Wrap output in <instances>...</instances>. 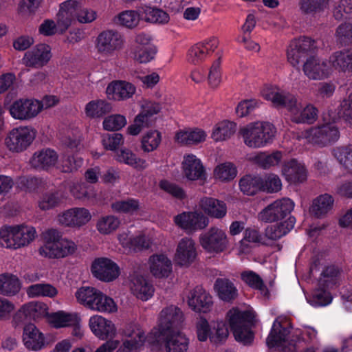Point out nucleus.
Wrapping results in <instances>:
<instances>
[{"mask_svg":"<svg viewBox=\"0 0 352 352\" xmlns=\"http://www.w3.org/2000/svg\"><path fill=\"white\" fill-rule=\"evenodd\" d=\"M261 96L270 101L275 107H287L292 114V120L296 123L312 124L318 118V111L312 104L300 109V104L294 96L278 87L266 85L261 90Z\"/></svg>","mask_w":352,"mask_h":352,"instance_id":"1","label":"nucleus"},{"mask_svg":"<svg viewBox=\"0 0 352 352\" xmlns=\"http://www.w3.org/2000/svg\"><path fill=\"white\" fill-rule=\"evenodd\" d=\"M43 243L38 249L39 256L49 259H59L74 254L77 250L74 241L63 237L57 229H48L43 234Z\"/></svg>","mask_w":352,"mask_h":352,"instance_id":"2","label":"nucleus"},{"mask_svg":"<svg viewBox=\"0 0 352 352\" xmlns=\"http://www.w3.org/2000/svg\"><path fill=\"white\" fill-rule=\"evenodd\" d=\"M97 18L93 8L85 6L81 0H67L59 6L58 25L61 32H65L75 21L91 23Z\"/></svg>","mask_w":352,"mask_h":352,"instance_id":"3","label":"nucleus"},{"mask_svg":"<svg viewBox=\"0 0 352 352\" xmlns=\"http://www.w3.org/2000/svg\"><path fill=\"white\" fill-rule=\"evenodd\" d=\"M34 227L25 223L3 225L0 227V247L16 250L31 244L36 238Z\"/></svg>","mask_w":352,"mask_h":352,"instance_id":"4","label":"nucleus"},{"mask_svg":"<svg viewBox=\"0 0 352 352\" xmlns=\"http://www.w3.org/2000/svg\"><path fill=\"white\" fill-rule=\"evenodd\" d=\"M340 136L339 129L335 123L328 122L301 131L298 135V139L312 146L324 148L335 144Z\"/></svg>","mask_w":352,"mask_h":352,"instance_id":"5","label":"nucleus"},{"mask_svg":"<svg viewBox=\"0 0 352 352\" xmlns=\"http://www.w3.org/2000/svg\"><path fill=\"white\" fill-rule=\"evenodd\" d=\"M275 133L273 124L261 121L249 123L239 130L244 144L252 148H263L271 143Z\"/></svg>","mask_w":352,"mask_h":352,"instance_id":"6","label":"nucleus"},{"mask_svg":"<svg viewBox=\"0 0 352 352\" xmlns=\"http://www.w3.org/2000/svg\"><path fill=\"white\" fill-rule=\"evenodd\" d=\"M229 324L236 341L244 344H250L254 338L251 330L253 315L250 311H241L236 308L227 314Z\"/></svg>","mask_w":352,"mask_h":352,"instance_id":"7","label":"nucleus"},{"mask_svg":"<svg viewBox=\"0 0 352 352\" xmlns=\"http://www.w3.org/2000/svg\"><path fill=\"white\" fill-rule=\"evenodd\" d=\"M36 136V131L31 126L14 127L6 134L3 144L13 153H20L28 148Z\"/></svg>","mask_w":352,"mask_h":352,"instance_id":"8","label":"nucleus"},{"mask_svg":"<svg viewBox=\"0 0 352 352\" xmlns=\"http://www.w3.org/2000/svg\"><path fill=\"white\" fill-rule=\"evenodd\" d=\"M316 50L314 40L301 36L292 40L287 49V60L294 67H298L301 61L305 60Z\"/></svg>","mask_w":352,"mask_h":352,"instance_id":"9","label":"nucleus"},{"mask_svg":"<svg viewBox=\"0 0 352 352\" xmlns=\"http://www.w3.org/2000/svg\"><path fill=\"white\" fill-rule=\"evenodd\" d=\"M199 242L204 250L209 254L221 253L228 245L226 232L217 227H211L202 232L199 236Z\"/></svg>","mask_w":352,"mask_h":352,"instance_id":"10","label":"nucleus"},{"mask_svg":"<svg viewBox=\"0 0 352 352\" xmlns=\"http://www.w3.org/2000/svg\"><path fill=\"white\" fill-rule=\"evenodd\" d=\"M184 321V316L180 308L170 305L163 308L158 316V334L179 331Z\"/></svg>","mask_w":352,"mask_h":352,"instance_id":"11","label":"nucleus"},{"mask_svg":"<svg viewBox=\"0 0 352 352\" xmlns=\"http://www.w3.org/2000/svg\"><path fill=\"white\" fill-rule=\"evenodd\" d=\"M8 111L14 120H30L40 113L41 105L40 100L34 98H20L9 106Z\"/></svg>","mask_w":352,"mask_h":352,"instance_id":"12","label":"nucleus"},{"mask_svg":"<svg viewBox=\"0 0 352 352\" xmlns=\"http://www.w3.org/2000/svg\"><path fill=\"white\" fill-rule=\"evenodd\" d=\"M124 43L123 36L116 30H104L96 37L95 47L102 56H111L116 51L121 50Z\"/></svg>","mask_w":352,"mask_h":352,"instance_id":"13","label":"nucleus"},{"mask_svg":"<svg viewBox=\"0 0 352 352\" xmlns=\"http://www.w3.org/2000/svg\"><path fill=\"white\" fill-rule=\"evenodd\" d=\"M294 207V203L289 198L277 199L258 214V219L265 223L280 220L289 214Z\"/></svg>","mask_w":352,"mask_h":352,"instance_id":"14","label":"nucleus"},{"mask_svg":"<svg viewBox=\"0 0 352 352\" xmlns=\"http://www.w3.org/2000/svg\"><path fill=\"white\" fill-rule=\"evenodd\" d=\"M92 219L90 210L85 207H74L59 213L57 223L63 226L79 228L87 224Z\"/></svg>","mask_w":352,"mask_h":352,"instance_id":"15","label":"nucleus"},{"mask_svg":"<svg viewBox=\"0 0 352 352\" xmlns=\"http://www.w3.org/2000/svg\"><path fill=\"white\" fill-rule=\"evenodd\" d=\"M302 70L305 76L312 80H324L331 74V67L327 60L313 54L304 61Z\"/></svg>","mask_w":352,"mask_h":352,"instance_id":"16","label":"nucleus"},{"mask_svg":"<svg viewBox=\"0 0 352 352\" xmlns=\"http://www.w3.org/2000/svg\"><path fill=\"white\" fill-rule=\"evenodd\" d=\"M219 44V38L211 36L192 46L188 52L187 60L193 65H199L206 60L216 50Z\"/></svg>","mask_w":352,"mask_h":352,"instance_id":"17","label":"nucleus"},{"mask_svg":"<svg viewBox=\"0 0 352 352\" xmlns=\"http://www.w3.org/2000/svg\"><path fill=\"white\" fill-rule=\"evenodd\" d=\"M197 256L196 243L190 237L181 239L176 248L174 261L177 265L188 267L192 264Z\"/></svg>","mask_w":352,"mask_h":352,"instance_id":"18","label":"nucleus"},{"mask_svg":"<svg viewBox=\"0 0 352 352\" xmlns=\"http://www.w3.org/2000/svg\"><path fill=\"white\" fill-rule=\"evenodd\" d=\"M51 58V47L48 45L40 43L28 50L21 60L26 67L41 68L46 65Z\"/></svg>","mask_w":352,"mask_h":352,"instance_id":"19","label":"nucleus"},{"mask_svg":"<svg viewBox=\"0 0 352 352\" xmlns=\"http://www.w3.org/2000/svg\"><path fill=\"white\" fill-rule=\"evenodd\" d=\"M175 224L187 232H193L206 228L209 219L205 215L198 212H182L174 218Z\"/></svg>","mask_w":352,"mask_h":352,"instance_id":"20","label":"nucleus"},{"mask_svg":"<svg viewBox=\"0 0 352 352\" xmlns=\"http://www.w3.org/2000/svg\"><path fill=\"white\" fill-rule=\"evenodd\" d=\"M91 272L98 279L111 282L120 275V267L112 260L101 257L94 260L91 265Z\"/></svg>","mask_w":352,"mask_h":352,"instance_id":"21","label":"nucleus"},{"mask_svg":"<svg viewBox=\"0 0 352 352\" xmlns=\"http://www.w3.org/2000/svg\"><path fill=\"white\" fill-rule=\"evenodd\" d=\"M187 302L188 306L197 313H208L213 305L212 296L201 286H196L189 292Z\"/></svg>","mask_w":352,"mask_h":352,"instance_id":"22","label":"nucleus"},{"mask_svg":"<svg viewBox=\"0 0 352 352\" xmlns=\"http://www.w3.org/2000/svg\"><path fill=\"white\" fill-rule=\"evenodd\" d=\"M129 287L131 294L142 301L151 299L155 292L152 283L146 277L139 274L130 276Z\"/></svg>","mask_w":352,"mask_h":352,"instance_id":"23","label":"nucleus"},{"mask_svg":"<svg viewBox=\"0 0 352 352\" xmlns=\"http://www.w3.org/2000/svg\"><path fill=\"white\" fill-rule=\"evenodd\" d=\"M123 336L130 338L116 352H131L140 348L146 340L144 332L139 324H129L122 330Z\"/></svg>","mask_w":352,"mask_h":352,"instance_id":"24","label":"nucleus"},{"mask_svg":"<svg viewBox=\"0 0 352 352\" xmlns=\"http://www.w3.org/2000/svg\"><path fill=\"white\" fill-rule=\"evenodd\" d=\"M184 175L191 181L206 179V170L201 160L193 154L184 157L182 162Z\"/></svg>","mask_w":352,"mask_h":352,"instance_id":"25","label":"nucleus"},{"mask_svg":"<svg viewBox=\"0 0 352 352\" xmlns=\"http://www.w3.org/2000/svg\"><path fill=\"white\" fill-rule=\"evenodd\" d=\"M282 174L291 184H299L307 180L308 172L303 163L293 159L284 164Z\"/></svg>","mask_w":352,"mask_h":352,"instance_id":"26","label":"nucleus"},{"mask_svg":"<svg viewBox=\"0 0 352 352\" xmlns=\"http://www.w3.org/2000/svg\"><path fill=\"white\" fill-rule=\"evenodd\" d=\"M89 325L93 333L101 340L113 337L116 333L114 324L102 316L96 315L91 317Z\"/></svg>","mask_w":352,"mask_h":352,"instance_id":"27","label":"nucleus"},{"mask_svg":"<svg viewBox=\"0 0 352 352\" xmlns=\"http://www.w3.org/2000/svg\"><path fill=\"white\" fill-rule=\"evenodd\" d=\"M164 337L166 352H186L188 349L189 340L186 335L179 331L168 333L166 335L156 336L155 340Z\"/></svg>","mask_w":352,"mask_h":352,"instance_id":"28","label":"nucleus"},{"mask_svg":"<svg viewBox=\"0 0 352 352\" xmlns=\"http://www.w3.org/2000/svg\"><path fill=\"white\" fill-rule=\"evenodd\" d=\"M135 90V87L132 83L117 80L111 82L107 86L106 93L109 99L121 100L131 98Z\"/></svg>","mask_w":352,"mask_h":352,"instance_id":"29","label":"nucleus"},{"mask_svg":"<svg viewBox=\"0 0 352 352\" xmlns=\"http://www.w3.org/2000/svg\"><path fill=\"white\" fill-rule=\"evenodd\" d=\"M151 274L157 278H167L172 272L171 261L164 254H155L148 260Z\"/></svg>","mask_w":352,"mask_h":352,"instance_id":"30","label":"nucleus"},{"mask_svg":"<svg viewBox=\"0 0 352 352\" xmlns=\"http://www.w3.org/2000/svg\"><path fill=\"white\" fill-rule=\"evenodd\" d=\"M23 342L28 349L37 351L44 347L45 337L34 324H30L24 327Z\"/></svg>","mask_w":352,"mask_h":352,"instance_id":"31","label":"nucleus"},{"mask_svg":"<svg viewBox=\"0 0 352 352\" xmlns=\"http://www.w3.org/2000/svg\"><path fill=\"white\" fill-rule=\"evenodd\" d=\"M333 69L339 72H352V50H342L333 52L327 60Z\"/></svg>","mask_w":352,"mask_h":352,"instance_id":"32","label":"nucleus"},{"mask_svg":"<svg viewBox=\"0 0 352 352\" xmlns=\"http://www.w3.org/2000/svg\"><path fill=\"white\" fill-rule=\"evenodd\" d=\"M58 161V155L52 149H43L36 152L30 160V164L36 169L47 170L56 165Z\"/></svg>","mask_w":352,"mask_h":352,"instance_id":"33","label":"nucleus"},{"mask_svg":"<svg viewBox=\"0 0 352 352\" xmlns=\"http://www.w3.org/2000/svg\"><path fill=\"white\" fill-rule=\"evenodd\" d=\"M200 208L208 216L215 219H222L227 213L226 204L212 197H204L199 201Z\"/></svg>","mask_w":352,"mask_h":352,"instance_id":"34","label":"nucleus"},{"mask_svg":"<svg viewBox=\"0 0 352 352\" xmlns=\"http://www.w3.org/2000/svg\"><path fill=\"white\" fill-rule=\"evenodd\" d=\"M214 289L218 297L225 302H231L238 295V290L234 283L227 278H217Z\"/></svg>","mask_w":352,"mask_h":352,"instance_id":"35","label":"nucleus"},{"mask_svg":"<svg viewBox=\"0 0 352 352\" xmlns=\"http://www.w3.org/2000/svg\"><path fill=\"white\" fill-rule=\"evenodd\" d=\"M236 129L234 122L222 120L214 124L210 137L216 142L226 141L234 134Z\"/></svg>","mask_w":352,"mask_h":352,"instance_id":"36","label":"nucleus"},{"mask_svg":"<svg viewBox=\"0 0 352 352\" xmlns=\"http://www.w3.org/2000/svg\"><path fill=\"white\" fill-rule=\"evenodd\" d=\"M295 223L296 219L290 217L283 222L268 226L265 230V235L270 240H278L294 228Z\"/></svg>","mask_w":352,"mask_h":352,"instance_id":"37","label":"nucleus"},{"mask_svg":"<svg viewBox=\"0 0 352 352\" xmlns=\"http://www.w3.org/2000/svg\"><path fill=\"white\" fill-rule=\"evenodd\" d=\"M21 289L19 278L10 273L0 274V294L6 296L16 295Z\"/></svg>","mask_w":352,"mask_h":352,"instance_id":"38","label":"nucleus"},{"mask_svg":"<svg viewBox=\"0 0 352 352\" xmlns=\"http://www.w3.org/2000/svg\"><path fill=\"white\" fill-rule=\"evenodd\" d=\"M298 6L302 15L315 16L329 8V3L327 0H299Z\"/></svg>","mask_w":352,"mask_h":352,"instance_id":"39","label":"nucleus"},{"mask_svg":"<svg viewBox=\"0 0 352 352\" xmlns=\"http://www.w3.org/2000/svg\"><path fill=\"white\" fill-rule=\"evenodd\" d=\"M111 208L117 213L133 215L142 210V204L138 199L127 198L111 203Z\"/></svg>","mask_w":352,"mask_h":352,"instance_id":"40","label":"nucleus"},{"mask_svg":"<svg viewBox=\"0 0 352 352\" xmlns=\"http://www.w3.org/2000/svg\"><path fill=\"white\" fill-rule=\"evenodd\" d=\"M334 199L327 193L317 197L311 207V212L317 217H322L329 213L333 208Z\"/></svg>","mask_w":352,"mask_h":352,"instance_id":"41","label":"nucleus"},{"mask_svg":"<svg viewBox=\"0 0 352 352\" xmlns=\"http://www.w3.org/2000/svg\"><path fill=\"white\" fill-rule=\"evenodd\" d=\"M289 330L283 327L278 320H275L273 323L271 331L267 338V344L270 348L274 346H282L287 340Z\"/></svg>","mask_w":352,"mask_h":352,"instance_id":"42","label":"nucleus"},{"mask_svg":"<svg viewBox=\"0 0 352 352\" xmlns=\"http://www.w3.org/2000/svg\"><path fill=\"white\" fill-rule=\"evenodd\" d=\"M50 322L55 328H63L76 325L79 322V317L76 313H67L59 311L50 316Z\"/></svg>","mask_w":352,"mask_h":352,"instance_id":"43","label":"nucleus"},{"mask_svg":"<svg viewBox=\"0 0 352 352\" xmlns=\"http://www.w3.org/2000/svg\"><path fill=\"white\" fill-rule=\"evenodd\" d=\"M116 159L119 162L124 163L140 170L146 169L148 166L145 160L137 157L134 153L127 148L122 149L118 153Z\"/></svg>","mask_w":352,"mask_h":352,"instance_id":"44","label":"nucleus"},{"mask_svg":"<svg viewBox=\"0 0 352 352\" xmlns=\"http://www.w3.org/2000/svg\"><path fill=\"white\" fill-rule=\"evenodd\" d=\"M121 224L119 217L107 214L101 216L97 221L96 228L98 232L102 235H109L116 232Z\"/></svg>","mask_w":352,"mask_h":352,"instance_id":"45","label":"nucleus"},{"mask_svg":"<svg viewBox=\"0 0 352 352\" xmlns=\"http://www.w3.org/2000/svg\"><path fill=\"white\" fill-rule=\"evenodd\" d=\"M141 14L147 22L157 24H166L170 20L169 14L162 9L144 6L141 8Z\"/></svg>","mask_w":352,"mask_h":352,"instance_id":"46","label":"nucleus"},{"mask_svg":"<svg viewBox=\"0 0 352 352\" xmlns=\"http://www.w3.org/2000/svg\"><path fill=\"white\" fill-rule=\"evenodd\" d=\"M47 313L46 304L41 302H30L24 304L19 310L17 314H23L25 318L36 319L44 316Z\"/></svg>","mask_w":352,"mask_h":352,"instance_id":"47","label":"nucleus"},{"mask_svg":"<svg viewBox=\"0 0 352 352\" xmlns=\"http://www.w3.org/2000/svg\"><path fill=\"white\" fill-rule=\"evenodd\" d=\"M111 110V104L104 100H91L86 104L85 108L87 116L92 118H101Z\"/></svg>","mask_w":352,"mask_h":352,"instance_id":"48","label":"nucleus"},{"mask_svg":"<svg viewBox=\"0 0 352 352\" xmlns=\"http://www.w3.org/2000/svg\"><path fill=\"white\" fill-rule=\"evenodd\" d=\"M95 298L91 310L102 313H114L117 311V305L113 298L102 292L98 290Z\"/></svg>","mask_w":352,"mask_h":352,"instance_id":"49","label":"nucleus"},{"mask_svg":"<svg viewBox=\"0 0 352 352\" xmlns=\"http://www.w3.org/2000/svg\"><path fill=\"white\" fill-rule=\"evenodd\" d=\"M30 298H54L58 294L57 289L49 283H36L30 285L26 290Z\"/></svg>","mask_w":352,"mask_h":352,"instance_id":"50","label":"nucleus"},{"mask_svg":"<svg viewBox=\"0 0 352 352\" xmlns=\"http://www.w3.org/2000/svg\"><path fill=\"white\" fill-rule=\"evenodd\" d=\"M341 272L335 266L327 267L321 273L318 280L319 286L331 288L336 286L340 280Z\"/></svg>","mask_w":352,"mask_h":352,"instance_id":"51","label":"nucleus"},{"mask_svg":"<svg viewBox=\"0 0 352 352\" xmlns=\"http://www.w3.org/2000/svg\"><path fill=\"white\" fill-rule=\"evenodd\" d=\"M282 158L283 154L280 151H274L272 153L259 152L252 157V160L258 166L267 169L278 165Z\"/></svg>","mask_w":352,"mask_h":352,"instance_id":"52","label":"nucleus"},{"mask_svg":"<svg viewBox=\"0 0 352 352\" xmlns=\"http://www.w3.org/2000/svg\"><path fill=\"white\" fill-rule=\"evenodd\" d=\"M236 167L230 162L219 164L214 169V177L222 182L231 181L236 177Z\"/></svg>","mask_w":352,"mask_h":352,"instance_id":"53","label":"nucleus"},{"mask_svg":"<svg viewBox=\"0 0 352 352\" xmlns=\"http://www.w3.org/2000/svg\"><path fill=\"white\" fill-rule=\"evenodd\" d=\"M156 52L157 50L155 46L131 47L130 54L135 61L140 63H147L154 58Z\"/></svg>","mask_w":352,"mask_h":352,"instance_id":"54","label":"nucleus"},{"mask_svg":"<svg viewBox=\"0 0 352 352\" xmlns=\"http://www.w3.org/2000/svg\"><path fill=\"white\" fill-rule=\"evenodd\" d=\"M162 142V134L157 130H150L142 138L141 148L146 153L156 150Z\"/></svg>","mask_w":352,"mask_h":352,"instance_id":"55","label":"nucleus"},{"mask_svg":"<svg viewBox=\"0 0 352 352\" xmlns=\"http://www.w3.org/2000/svg\"><path fill=\"white\" fill-rule=\"evenodd\" d=\"M323 287L319 286L314 290L310 296L307 297L308 302L314 307L327 306L331 302L332 296L331 294Z\"/></svg>","mask_w":352,"mask_h":352,"instance_id":"56","label":"nucleus"},{"mask_svg":"<svg viewBox=\"0 0 352 352\" xmlns=\"http://www.w3.org/2000/svg\"><path fill=\"white\" fill-rule=\"evenodd\" d=\"M140 10L141 9L140 12L127 10L121 12L116 16L117 23L129 29L135 28L139 24L140 20Z\"/></svg>","mask_w":352,"mask_h":352,"instance_id":"57","label":"nucleus"},{"mask_svg":"<svg viewBox=\"0 0 352 352\" xmlns=\"http://www.w3.org/2000/svg\"><path fill=\"white\" fill-rule=\"evenodd\" d=\"M261 178L256 176L245 175L239 181L241 192L247 195H254L261 190Z\"/></svg>","mask_w":352,"mask_h":352,"instance_id":"58","label":"nucleus"},{"mask_svg":"<svg viewBox=\"0 0 352 352\" xmlns=\"http://www.w3.org/2000/svg\"><path fill=\"white\" fill-rule=\"evenodd\" d=\"M98 291L92 287H81L76 292L75 297L78 303L91 309Z\"/></svg>","mask_w":352,"mask_h":352,"instance_id":"59","label":"nucleus"},{"mask_svg":"<svg viewBox=\"0 0 352 352\" xmlns=\"http://www.w3.org/2000/svg\"><path fill=\"white\" fill-rule=\"evenodd\" d=\"M83 160L76 155L65 153L60 159L59 168L64 173H71L82 166Z\"/></svg>","mask_w":352,"mask_h":352,"instance_id":"60","label":"nucleus"},{"mask_svg":"<svg viewBox=\"0 0 352 352\" xmlns=\"http://www.w3.org/2000/svg\"><path fill=\"white\" fill-rule=\"evenodd\" d=\"M208 83L210 88L217 89L222 81V72L220 58L214 61L209 69Z\"/></svg>","mask_w":352,"mask_h":352,"instance_id":"61","label":"nucleus"},{"mask_svg":"<svg viewBox=\"0 0 352 352\" xmlns=\"http://www.w3.org/2000/svg\"><path fill=\"white\" fill-rule=\"evenodd\" d=\"M281 188V180L276 175L269 174L261 178V190L272 193L279 191Z\"/></svg>","mask_w":352,"mask_h":352,"instance_id":"62","label":"nucleus"},{"mask_svg":"<svg viewBox=\"0 0 352 352\" xmlns=\"http://www.w3.org/2000/svg\"><path fill=\"white\" fill-rule=\"evenodd\" d=\"M336 37L337 41L342 45H349L352 43V23L344 22L341 23L336 29Z\"/></svg>","mask_w":352,"mask_h":352,"instance_id":"63","label":"nucleus"},{"mask_svg":"<svg viewBox=\"0 0 352 352\" xmlns=\"http://www.w3.org/2000/svg\"><path fill=\"white\" fill-rule=\"evenodd\" d=\"M338 115L339 118L352 124V93L340 103Z\"/></svg>","mask_w":352,"mask_h":352,"instance_id":"64","label":"nucleus"}]
</instances>
